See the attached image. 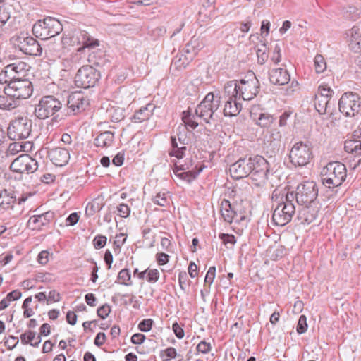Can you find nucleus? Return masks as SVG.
<instances>
[{"instance_id": "nucleus-8", "label": "nucleus", "mask_w": 361, "mask_h": 361, "mask_svg": "<svg viewBox=\"0 0 361 361\" xmlns=\"http://www.w3.org/2000/svg\"><path fill=\"white\" fill-rule=\"evenodd\" d=\"M318 196V188L314 181H304L299 184L294 194V199L300 205L315 204Z\"/></svg>"}, {"instance_id": "nucleus-1", "label": "nucleus", "mask_w": 361, "mask_h": 361, "mask_svg": "<svg viewBox=\"0 0 361 361\" xmlns=\"http://www.w3.org/2000/svg\"><path fill=\"white\" fill-rule=\"evenodd\" d=\"M347 177L345 165L340 161H331L322 169L321 180L328 188L341 186Z\"/></svg>"}, {"instance_id": "nucleus-55", "label": "nucleus", "mask_w": 361, "mask_h": 361, "mask_svg": "<svg viewBox=\"0 0 361 361\" xmlns=\"http://www.w3.org/2000/svg\"><path fill=\"white\" fill-rule=\"evenodd\" d=\"M106 241L107 238L106 236L102 235H97L94 237L92 241L94 247L97 250L103 248L106 245Z\"/></svg>"}, {"instance_id": "nucleus-52", "label": "nucleus", "mask_w": 361, "mask_h": 361, "mask_svg": "<svg viewBox=\"0 0 361 361\" xmlns=\"http://www.w3.org/2000/svg\"><path fill=\"white\" fill-rule=\"evenodd\" d=\"M154 324V320L152 319H142L138 324V329L142 332L149 331Z\"/></svg>"}, {"instance_id": "nucleus-48", "label": "nucleus", "mask_w": 361, "mask_h": 361, "mask_svg": "<svg viewBox=\"0 0 361 361\" xmlns=\"http://www.w3.org/2000/svg\"><path fill=\"white\" fill-rule=\"evenodd\" d=\"M45 96L42 97L39 104L35 106V115L39 119H44L45 118Z\"/></svg>"}, {"instance_id": "nucleus-24", "label": "nucleus", "mask_w": 361, "mask_h": 361, "mask_svg": "<svg viewBox=\"0 0 361 361\" xmlns=\"http://www.w3.org/2000/svg\"><path fill=\"white\" fill-rule=\"evenodd\" d=\"M238 80L229 81L226 83L224 87L222 96H219L224 100H238L239 99V91L238 88Z\"/></svg>"}, {"instance_id": "nucleus-36", "label": "nucleus", "mask_w": 361, "mask_h": 361, "mask_svg": "<svg viewBox=\"0 0 361 361\" xmlns=\"http://www.w3.org/2000/svg\"><path fill=\"white\" fill-rule=\"evenodd\" d=\"M44 214L32 216L28 220L27 226L33 231H41L44 225Z\"/></svg>"}, {"instance_id": "nucleus-23", "label": "nucleus", "mask_w": 361, "mask_h": 361, "mask_svg": "<svg viewBox=\"0 0 361 361\" xmlns=\"http://www.w3.org/2000/svg\"><path fill=\"white\" fill-rule=\"evenodd\" d=\"M265 144L271 154V156L278 153L282 147L281 133L276 129L273 130Z\"/></svg>"}, {"instance_id": "nucleus-35", "label": "nucleus", "mask_w": 361, "mask_h": 361, "mask_svg": "<svg viewBox=\"0 0 361 361\" xmlns=\"http://www.w3.org/2000/svg\"><path fill=\"white\" fill-rule=\"evenodd\" d=\"M314 106L319 114H325L329 108H330V100L322 97L321 96H315Z\"/></svg>"}, {"instance_id": "nucleus-49", "label": "nucleus", "mask_w": 361, "mask_h": 361, "mask_svg": "<svg viewBox=\"0 0 361 361\" xmlns=\"http://www.w3.org/2000/svg\"><path fill=\"white\" fill-rule=\"evenodd\" d=\"M169 192H159L154 196L152 199V201L154 204L159 205L161 207H166L169 204V200L167 194Z\"/></svg>"}, {"instance_id": "nucleus-43", "label": "nucleus", "mask_w": 361, "mask_h": 361, "mask_svg": "<svg viewBox=\"0 0 361 361\" xmlns=\"http://www.w3.org/2000/svg\"><path fill=\"white\" fill-rule=\"evenodd\" d=\"M274 118L268 113H261L257 119V125L262 128H268L273 123Z\"/></svg>"}, {"instance_id": "nucleus-30", "label": "nucleus", "mask_w": 361, "mask_h": 361, "mask_svg": "<svg viewBox=\"0 0 361 361\" xmlns=\"http://www.w3.org/2000/svg\"><path fill=\"white\" fill-rule=\"evenodd\" d=\"M242 162V158H240L229 167L231 176L234 179L238 180L247 177V173H245L244 166Z\"/></svg>"}, {"instance_id": "nucleus-53", "label": "nucleus", "mask_w": 361, "mask_h": 361, "mask_svg": "<svg viewBox=\"0 0 361 361\" xmlns=\"http://www.w3.org/2000/svg\"><path fill=\"white\" fill-rule=\"evenodd\" d=\"M307 326V317L305 315H300L296 327L298 334H302L306 332Z\"/></svg>"}, {"instance_id": "nucleus-2", "label": "nucleus", "mask_w": 361, "mask_h": 361, "mask_svg": "<svg viewBox=\"0 0 361 361\" xmlns=\"http://www.w3.org/2000/svg\"><path fill=\"white\" fill-rule=\"evenodd\" d=\"M282 202H277L274 207L272 214V222L279 226H283L288 224L292 220L295 214V207L293 203L294 200V193L286 196L282 195Z\"/></svg>"}, {"instance_id": "nucleus-4", "label": "nucleus", "mask_w": 361, "mask_h": 361, "mask_svg": "<svg viewBox=\"0 0 361 361\" xmlns=\"http://www.w3.org/2000/svg\"><path fill=\"white\" fill-rule=\"evenodd\" d=\"M7 87L4 93L19 103V100L29 98L33 91L32 82L27 79L18 78L6 80Z\"/></svg>"}, {"instance_id": "nucleus-57", "label": "nucleus", "mask_w": 361, "mask_h": 361, "mask_svg": "<svg viewBox=\"0 0 361 361\" xmlns=\"http://www.w3.org/2000/svg\"><path fill=\"white\" fill-rule=\"evenodd\" d=\"M219 238L222 240L224 245L231 244L234 245L236 243V239L234 235L228 233H219Z\"/></svg>"}, {"instance_id": "nucleus-13", "label": "nucleus", "mask_w": 361, "mask_h": 361, "mask_svg": "<svg viewBox=\"0 0 361 361\" xmlns=\"http://www.w3.org/2000/svg\"><path fill=\"white\" fill-rule=\"evenodd\" d=\"M11 169L19 173H33L38 169V162L29 154H23L13 160Z\"/></svg>"}, {"instance_id": "nucleus-33", "label": "nucleus", "mask_w": 361, "mask_h": 361, "mask_svg": "<svg viewBox=\"0 0 361 361\" xmlns=\"http://www.w3.org/2000/svg\"><path fill=\"white\" fill-rule=\"evenodd\" d=\"M16 200L14 192H10L6 190L0 192V206L4 208L8 207Z\"/></svg>"}, {"instance_id": "nucleus-25", "label": "nucleus", "mask_w": 361, "mask_h": 361, "mask_svg": "<svg viewBox=\"0 0 361 361\" xmlns=\"http://www.w3.org/2000/svg\"><path fill=\"white\" fill-rule=\"evenodd\" d=\"M155 106L153 104H147L135 112L133 119L135 123H142L147 121L152 115Z\"/></svg>"}, {"instance_id": "nucleus-40", "label": "nucleus", "mask_w": 361, "mask_h": 361, "mask_svg": "<svg viewBox=\"0 0 361 361\" xmlns=\"http://www.w3.org/2000/svg\"><path fill=\"white\" fill-rule=\"evenodd\" d=\"M45 25V18L39 20L36 22L32 27V32L37 38H39L42 41H44L45 38L44 35L45 34V27H43Z\"/></svg>"}, {"instance_id": "nucleus-62", "label": "nucleus", "mask_w": 361, "mask_h": 361, "mask_svg": "<svg viewBox=\"0 0 361 361\" xmlns=\"http://www.w3.org/2000/svg\"><path fill=\"white\" fill-rule=\"evenodd\" d=\"M271 60L275 63L278 64L281 61V47L278 44H276L274 47L273 54Z\"/></svg>"}, {"instance_id": "nucleus-5", "label": "nucleus", "mask_w": 361, "mask_h": 361, "mask_svg": "<svg viewBox=\"0 0 361 361\" xmlns=\"http://www.w3.org/2000/svg\"><path fill=\"white\" fill-rule=\"evenodd\" d=\"M32 132V121L27 116H18L11 120L7 129L8 137L12 140L27 139Z\"/></svg>"}, {"instance_id": "nucleus-6", "label": "nucleus", "mask_w": 361, "mask_h": 361, "mask_svg": "<svg viewBox=\"0 0 361 361\" xmlns=\"http://www.w3.org/2000/svg\"><path fill=\"white\" fill-rule=\"evenodd\" d=\"M312 158V147L309 142L295 143L289 152L290 161L295 166H305Z\"/></svg>"}, {"instance_id": "nucleus-18", "label": "nucleus", "mask_w": 361, "mask_h": 361, "mask_svg": "<svg viewBox=\"0 0 361 361\" xmlns=\"http://www.w3.org/2000/svg\"><path fill=\"white\" fill-rule=\"evenodd\" d=\"M48 149L49 147H47V154L53 164L57 166H63L68 163L70 154L66 149L61 147H56L50 150H48Z\"/></svg>"}, {"instance_id": "nucleus-12", "label": "nucleus", "mask_w": 361, "mask_h": 361, "mask_svg": "<svg viewBox=\"0 0 361 361\" xmlns=\"http://www.w3.org/2000/svg\"><path fill=\"white\" fill-rule=\"evenodd\" d=\"M238 85L239 99L251 100L259 92V82L254 74L251 78L241 79L238 81Z\"/></svg>"}, {"instance_id": "nucleus-28", "label": "nucleus", "mask_w": 361, "mask_h": 361, "mask_svg": "<svg viewBox=\"0 0 361 361\" xmlns=\"http://www.w3.org/2000/svg\"><path fill=\"white\" fill-rule=\"evenodd\" d=\"M62 106L59 97L47 94V118L51 116H54L56 112L59 111Z\"/></svg>"}, {"instance_id": "nucleus-38", "label": "nucleus", "mask_w": 361, "mask_h": 361, "mask_svg": "<svg viewBox=\"0 0 361 361\" xmlns=\"http://www.w3.org/2000/svg\"><path fill=\"white\" fill-rule=\"evenodd\" d=\"M116 283L126 286L132 285L131 275L128 269H123L118 272Z\"/></svg>"}, {"instance_id": "nucleus-34", "label": "nucleus", "mask_w": 361, "mask_h": 361, "mask_svg": "<svg viewBox=\"0 0 361 361\" xmlns=\"http://www.w3.org/2000/svg\"><path fill=\"white\" fill-rule=\"evenodd\" d=\"M192 60V57L189 56L184 54L176 55L172 61L171 67L177 70L185 68Z\"/></svg>"}, {"instance_id": "nucleus-61", "label": "nucleus", "mask_w": 361, "mask_h": 361, "mask_svg": "<svg viewBox=\"0 0 361 361\" xmlns=\"http://www.w3.org/2000/svg\"><path fill=\"white\" fill-rule=\"evenodd\" d=\"M110 312H111V307L107 304H104L97 309V315L101 319H104L106 317H108Z\"/></svg>"}, {"instance_id": "nucleus-29", "label": "nucleus", "mask_w": 361, "mask_h": 361, "mask_svg": "<svg viewBox=\"0 0 361 361\" xmlns=\"http://www.w3.org/2000/svg\"><path fill=\"white\" fill-rule=\"evenodd\" d=\"M114 138V133L111 131H105L100 133L94 141L97 147H109L113 143Z\"/></svg>"}, {"instance_id": "nucleus-54", "label": "nucleus", "mask_w": 361, "mask_h": 361, "mask_svg": "<svg viewBox=\"0 0 361 361\" xmlns=\"http://www.w3.org/2000/svg\"><path fill=\"white\" fill-rule=\"evenodd\" d=\"M27 146H29L30 147H31V144L30 142H25L24 143L23 145L22 144H20V143H17V142H15V143H13V144H11L9 145V147H8V149L12 153H14L16 152H20V151H27L28 149H27Z\"/></svg>"}, {"instance_id": "nucleus-16", "label": "nucleus", "mask_w": 361, "mask_h": 361, "mask_svg": "<svg viewBox=\"0 0 361 361\" xmlns=\"http://www.w3.org/2000/svg\"><path fill=\"white\" fill-rule=\"evenodd\" d=\"M88 105V99L80 92H74L68 97V106L74 114L85 111Z\"/></svg>"}, {"instance_id": "nucleus-21", "label": "nucleus", "mask_w": 361, "mask_h": 361, "mask_svg": "<svg viewBox=\"0 0 361 361\" xmlns=\"http://www.w3.org/2000/svg\"><path fill=\"white\" fill-rule=\"evenodd\" d=\"M350 49L355 52H361V28L353 26L345 32Z\"/></svg>"}, {"instance_id": "nucleus-45", "label": "nucleus", "mask_w": 361, "mask_h": 361, "mask_svg": "<svg viewBox=\"0 0 361 361\" xmlns=\"http://www.w3.org/2000/svg\"><path fill=\"white\" fill-rule=\"evenodd\" d=\"M334 91L326 84H322L319 86L315 96H321L325 99L331 100Z\"/></svg>"}, {"instance_id": "nucleus-56", "label": "nucleus", "mask_w": 361, "mask_h": 361, "mask_svg": "<svg viewBox=\"0 0 361 361\" xmlns=\"http://www.w3.org/2000/svg\"><path fill=\"white\" fill-rule=\"evenodd\" d=\"M243 164L244 166L245 173H247V177L248 176H251L252 173V167L253 166L252 164V157H244L242 158Z\"/></svg>"}, {"instance_id": "nucleus-41", "label": "nucleus", "mask_w": 361, "mask_h": 361, "mask_svg": "<svg viewBox=\"0 0 361 361\" xmlns=\"http://www.w3.org/2000/svg\"><path fill=\"white\" fill-rule=\"evenodd\" d=\"M111 121L118 123L125 118V110L121 107H111L109 109Z\"/></svg>"}, {"instance_id": "nucleus-51", "label": "nucleus", "mask_w": 361, "mask_h": 361, "mask_svg": "<svg viewBox=\"0 0 361 361\" xmlns=\"http://www.w3.org/2000/svg\"><path fill=\"white\" fill-rule=\"evenodd\" d=\"M102 208V206L96 201L89 202L85 209V213L88 216H92L96 212H99Z\"/></svg>"}, {"instance_id": "nucleus-14", "label": "nucleus", "mask_w": 361, "mask_h": 361, "mask_svg": "<svg viewBox=\"0 0 361 361\" xmlns=\"http://www.w3.org/2000/svg\"><path fill=\"white\" fill-rule=\"evenodd\" d=\"M238 204H231L228 200L224 199L221 203V216L224 221L231 224L233 221L240 223L245 219V215L238 211Z\"/></svg>"}, {"instance_id": "nucleus-17", "label": "nucleus", "mask_w": 361, "mask_h": 361, "mask_svg": "<svg viewBox=\"0 0 361 361\" xmlns=\"http://www.w3.org/2000/svg\"><path fill=\"white\" fill-rule=\"evenodd\" d=\"M30 66L25 62L18 61L9 64L5 67V75L8 79L23 78Z\"/></svg>"}, {"instance_id": "nucleus-3", "label": "nucleus", "mask_w": 361, "mask_h": 361, "mask_svg": "<svg viewBox=\"0 0 361 361\" xmlns=\"http://www.w3.org/2000/svg\"><path fill=\"white\" fill-rule=\"evenodd\" d=\"M221 104V97L213 92L208 93L203 100L197 106L195 115L207 124H212L217 121L216 111Z\"/></svg>"}, {"instance_id": "nucleus-44", "label": "nucleus", "mask_w": 361, "mask_h": 361, "mask_svg": "<svg viewBox=\"0 0 361 361\" xmlns=\"http://www.w3.org/2000/svg\"><path fill=\"white\" fill-rule=\"evenodd\" d=\"M88 61L96 66H103L105 64V59L102 51L92 52L89 55Z\"/></svg>"}, {"instance_id": "nucleus-19", "label": "nucleus", "mask_w": 361, "mask_h": 361, "mask_svg": "<svg viewBox=\"0 0 361 361\" xmlns=\"http://www.w3.org/2000/svg\"><path fill=\"white\" fill-rule=\"evenodd\" d=\"M269 79L271 84L281 86L290 82V75L287 69L276 68L269 71Z\"/></svg>"}, {"instance_id": "nucleus-63", "label": "nucleus", "mask_w": 361, "mask_h": 361, "mask_svg": "<svg viewBox=\"0 0 361 361\" xmlns=\"http://www.w3.org/2000/svg\"><path fill=\"white\" fill-rule=\"evenodd\" d=\"M118 214L122 218H127L130 214V207L126 204H120L117 207Z\"/></svg>"}, {"instance_id": "nucleus-31", "label": "nucleus", "mask_w": 361, "mask_h": 361, "mask_svg": "<svg viewBox=\"0 0 361 361\" xmlns=\"http://www.w3.org/2000/svg\"><path fill=\"white\" fill-rule=\"evenodd\" d=\"M71 37H63V38H59L56 39L55 37H53L52 43L50 46L48 45L49 41H47V47H49V50L51 52H59L65 45L69 44L72 45L71 43Z\"/></svg>"}, {"instance_id": "nucleus-39", "label": "nucleus", "mask_w": 361, "mask_h": 361, "mask_svg": "<svg viewBox=\"0 0 361 361\" xmlns=\"http://www.w3.org/2000/svg\"><path fill=\"white\" fill-rule=\"evenodd\" d=\"M41 336H45V323L40 326V334L36 336V334L33 331H28V340L29 343L34 347H36L41 342Z\"/></svg>"}, {"instance_id": "nucleus-64", "label": "nucleus", "mask_w": 361, "mask_h": 361, "mask_svg": "<svg viewBox=\"0 0 361 361\" xmlns=\"http://www.w3.org/2000/svg\"><path fill=\"white\" fill-rule=\"evenodd\" d=\"M164 355L168 357V359H173L176 358L178 356L177 354L176 350L173 347H169L166 348L165 350H162L161 352V356L163 357Z\"/></svg>"}, {"instance_id": "nucleus-60", "label": "nucleus", "mask_w": 361, "mask_h": 361, "mask_svg": "<svg viewBox=\"0 0 361 361\" xmlns=\"http://www.w3.org/2000/svg\"><path fill=\"white\" fill-rule=\"evenodd\" d=\"M189 281L188 279V275L185 271H180L178 274V283L181 290L185 292L186 285L188 283Z\"/></svg>"}, {"instance_id": "nucleus-50", "label": "nucleus", "mask_w": 361, "mask_h": 361, "mask_svg": "<svg viewBox=\"0 0 361 361\" xmlns=\"http://www.w3.org/2000/svg\"><path fill=\"white\" fill-rule=\"evenodd\" d=\"M48 79L47 78V94L54 95L55 97H59L61 98V94L60 93L59 87L54 82L48 83Z\"/></svg>"}, {"instance_id": "nucleus-27", "label": "nucleus", "mask_w": 361, "mask_h": 361, "mask_svg": "<svg viewBox=\"0 0 361 361\" xmlns=\"http://www.w3.org/2000/svg\"><path fill=\"white\" fill-rule=\"evenodd\" d=\"M225 102L223 114L225 116H235L242 109V104L238 100H224Z\"/></svg>"}, {"instance_id": "nucleus-22", "label": "nucleus", "mask_w": 361, "mask_h": 361, "mask_svg": "<svg viewBox=\"0 0 361 361\" xmlns=\"http://www.w3.org/2000/svg\"><path fill=\"white\" fill-rule=\"evenodd\" d=\"M47 41H49L48 45L52 43L53 37L58 36L63 30L62 25L57 19L47 16Z\"/></svg>"}, {"instance_id": "nucleus-47", "label": "nucleus", "mask_w": 361, "mask_h": 361, "mask_svg": "<svg viewBox=\"0 0 361 361\" xmlns=\"http://www.w3.org/2000/svg\"><path fill=\"white\" fill-rule=\"evenodd\" d=\"M315 71L317 73H323L326 68L324 58L319 54L316 55L314 60Z\"/></svg>"}, {"instance_id": "nucleus-15", "label": "nucleus", "mask_w": 361, "mask_h": 361, "mask_svg": "<svg viewBox=\"0 0 361 361\" xmlns=\"http://www.w3.org/2000/svg\"><path fill=\"white\" fill-rule=\"evenodd\" d=\"M71 39L72 45H74L76 42L79 44H82V47L78 49V51H80L85 48H94L99 46V44L98 39L93 38L85 31H80L74 33L71 37Z\"/></svg>"}, {"instance_id": "nucleus-20", "label": "nucleus", "mask_w": 361, "mask_h": 361, "mask_svg": "<svg viewBox=\"0 0 361 361\" xmlns=\"http://www.w3.org/2000/svg\"><path fill=\"white\" fill-rule=\"evenodd\" d=\"M314 204L302 205L298 212V219L302 224H310L317 217L318 208L314 207Z\"/></svg>"}, {"instance_id": "nucleus-26", "label": "nucleus", "mask_w": 361, "mask_h": 361, "mask_svg": "<svg viewBox=\"0 0 361 361\" xmlns=\"http://www.w3.org/2000/svg\"><path fill=\"white\" fill-rule=\"evenodd\" d=\"M203 44L199 37L193 36L190 40L185 44L183 52L188 54L190 57L193 59L197 51L202 49Z\"/></svg>"}, {"instance_id": "nucleus-9", "label": "nucleus", "mask_w": 361, "mask_h": 361, "mask_svg": "<svg viewBox=\"0 0 361 361\" xmlns=\"http://www.w3.org/2000/svg\"><path fill=\"white\" fill-rule=\"evenodd\" d=\"M14 46L23 54L32 56H39L42 52V44L27 33H20L13 37Z\"/></svg>"}, {"instance_id": "nucleus-58", "label": "nucleus", "mask_w": 361, "mask_h": 361, "mask_svg": "<svg viewBox=\"0 0 361 361\" xmlns=\"http://www.w3.org/2000/svg\"><path fill=\"white\" fill-rule=\"evenodd\" d=\"M147 275L146 278H147V281L149 283H156L159 280V272L157 269H148V271H147Z\"/></svg>"}, {"instance_id": "nucleus-37", "label": "nucleus", "mask_w": 361, "mask_h": 361, "mask_svg": "<svg viewBox=\"0 0 361 361\" xmlns=\"http://www.w3.org/2000/svg\"><path fill=\"white\" fill-rule=\"evenodd\" d=\"M18 106V102L11 97L4 94H0V109L11 110Z\"/></svg>"}, {"instance_id": "nucleus-46", "label": "nucleus", "mask_w": 361, "mask_h": 361, "mask_svg": "<svg viewBox=\"0 0 361 361\" xmlns=\"http://www.w3.org/2000/svg\"><path fill=\"white\" fill-rule=\"evenodd\" d=\"M257 56V63L260 65H263L266 63L268 59V54L267 53L266 44H262L260 47H258L256 50Z\"/></svg>"}, {"instance_id": "nucleus-59", "label": "nucleus", "mask_w": 361, "mask_h": 361, "mask_svg": "<svg viewBox=\"0 0 361 361\" xmlns=\"http://www.w3.org/2000/svg\"><path fill=\"white\" fill-rule=\"evenodd\" d=\"M185 151H186V147L182 146L177 149H171L169 152V154L171 157H176L177 159H180L184 157Z\"/></svg>"}, {"instance_id": "nucleus-7", "label": "nucleus", "mask_w": 361, "mask_h": 361, "mask_svg": "<svg viewBox=\"0 0 361 361\" xmlns=\"http://www.w3.org/2000/svg\"><path fill=\"white\" fill-rule=\"evenodd\" d=\"M338 108L345 116H355L361 111V97L355 92H345L339 99Z\"/></svg>"}, {"instance_id": "nucleus-10", "label": "nucleus", "mask_w": 361, "mask_h": 361, "mask_svg": "<svg viewBox=\"0 0 361 361\" xmlns=\"http://www.w3.org/2000/svg\"><path fill=\"white\" fill-rule=\"evenodd\" d=\"M252 173L250 178L257 186L265 185L269 173V164L262 156L255 155L252 157Z\"/></svg>"}, {"instance_id": "nucleus-11", "label": "nucleus", "mask_w": 361, "mask_h": 361, "mask_svg": "<svg viewBox=\"0 0 361 361\" xmlns=\"http://www.w3.org/2000/svg\"><path fill=\"white\" fill-rule=\"evenodd\" d=\"M100 78L99 72L90 66H83L75 76V84L78 87L87 89L94 87Z\"/></svg>"}, {"instance_id": "nucleus-32", "label": "nucleus", "mask_w": 361, "mask_h": 361, "mask_svg": "<svg viewBox=\"0 0 361 361\" xmlns=\"http://www.w3.org/2000/svg\"><path fill=\"white\" fill-rule=\"evenodd\" d=\"M344 149L348 153L361 156V140L355 139L347 140L344 144Z\"/></svg>"}, {"instance_id": "nucleus-42", "label": "nucleus", "mask_w": 361, "mask_h": 361, "mask_svg": "<svg viewBox=\"0 0 361 361\" xmlns=\"http://www.w3.org/2000/svg\"><path fill=\"white\" fill-rule=\"evenodd\" d=\"M201 171L202 169H200L197 171L188 170L186 171H182L180 173H177L176 176L184 181L191 183L197 178Z\"/></svg>"}]
</instances>
